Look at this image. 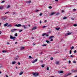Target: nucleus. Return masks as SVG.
Returning a JSON list of instances; mask_svg holds the SVG:
<instances>
[{
    "instance_id": "obj_15",
    "label": "nucleus",
    "mask_w": 77,
    "mask_h": 77,
    "mask_svg": "<svg viewBox=\"0 0 77 77\" xmlns=\"http://www.w3.org/2000/svg\"><path fill=\"white\" fill-rule=\"evenodd\" d=\"M12 63L13 65H14V64L16 63V62L15 61H13L12 62Z\"/></svg>"
},
{
    "instance_id": "obj_52",
    "label": "nucleus",
    "mask_w": 77,
    "mask_h": 77,
    "mask_svg": "<svg viewBox=\"0 0 77 77\" xmlns=\"http://www.w3.org/2000/svg\"><path fill=\"white\" fill-rule=\"evenodd\" d=\"M47 21V20H45L44 21V23H46Z\"/></svg>"
},
{
    "instance_id": "obj_55",
    "label": "nucleus",
    "mask_w": 77,
    "mask_h": 77,
    "mask_svg": "<svg viewBox=\"0 0 77 77\" xmlns=\"http://www.w3.org/2000/svg\"><path fill=\"white\" fill-rule=\"evenodd\" d=\"M23 31V30H20L19 31V32H22Z\"/></svg>"
},
{
    "instance_id": "obj_18",
    "label": "nucleus",
    "mask_w": 77,
    "mask_h": 77,
    "mask_svg": "<svg viewBox=\"0 0 77 77\" xmlns=\"http://www.w3.org/2000/svg\"><path fill=\"white\" fill-rule=\"evenodd\" d=\"M46 42H47L48 44H50V42H49V41L48 40L46 41Z\"/></svg>"
},
{
    "instance_id": "obj_20",
    "label": "nucleus",
    "mask_w": 77,
    "mask_h": 77,
    "mask_svg": "<svg viewBox=\"0 0 77 77\" xmlns=\"http://www.w3.org/2000/svg\"><path fill=\"white\" fill-rule=\"evenodd\" d=\"M74 47L72 46V47L70 48L71 50H72V49H74Z\"/></svg>"
},
{
    "instance_id": "obj_6",
    "label": "nucleus",
    "mask_w": 77,
    "mask_h": 77,
    "mask_svg": "<svg viewBox=\"0 0 77 77\" xmlns=\"http://www.w3.org/2000/svg\"><path fill=\"white\" fill-rule=\"evenodd\" d=\"M38 60L37 59H35V60H33L32 62V63H34L35 62H37V61Z\"/></svg>"
},
{
    "instance_id": "obj_38",
    "label": "nucleus",
    "mask_w": 77,
    "mask_h": 77,
    "mask_svg": "<svg viewBox=\"0 0 77 77\" xmlns=\"http://www.w3.org/2000/svg\"><path fill=\"white\" fill-rule=\"evenodd\" d=\"M70 57H72V58H73V56H72V55H71Z\"/></svg>"
},
{
    "instance_id": "obj_63",
    "label": "nucleus",
    "mask_w": 77,
    "mask_h": 77,
    "mask_svg": "<svg viewBox=\"0 0 77 77\" xmlns=\"http://www.w3.org/2000/svg\"><path fill=\"white\" fill-rule=\"evenodd\" d=\"M67 35H68V34H65V36H67Z\"/></svg>"
},
{
    "instance_id": "obj_36",
    "label": "nucleus",
    "mask_w": 77,
    "mask_h": 77,
    "mask_svg": "<svg viewBox=\"0 0 77 77\" xmlns=\"http://www.w3.org/2000/svg\"><path fill=\"white\" fill-rule=\"evenodd\" d=\"M46 35V36H48V34H46V35Z\"/></svg>"
},
{
    "instance_id": "obj_9",
    "label": "nucleus",
    "mask_w": 77,
    "mask_h": 77,
    "mask_svg": "<svg viewBox=\"0 0 77 77\" xmlns=\"http://www.w3.org/2000/svg\"><path fill=\"white\" fill-rule=\"evenodd\" d=\"M71 72H77V69L76 70H72L71 71Z\"/></svg>"
},
{
    "instance_id": "obj_1",
    "label": "nucleus",
    "mask_w": 77,
    "mask_h": 77,
    "mask_svg": "<svg viewBox=\"0 0 77 77\" xmlns=\"http://www.w3.org/2000/svg\"><path fill=\"white\" fill-rule=\"evenodd\" d=\"M32 75H34V76L36 77V76L39 75V73L36 72H33L32 74Z\"/></svg>"
},
{
    "instance_id": "obj_41",
    "label": "nucleus",
    "mask_w": 77,
    "mask_h": 77,
    "mask_svg": "<svg viewBox=\"0 0 77 77\" xmlns=\"http://www.w3.org/2000/svg\"><path fill=\"white\" fill-rule=\"evenodd\" d=\"M4 2H5V1H3L2 2H1V3H4Z\"/></svg>"
},
{
    "instance_id": "obj_35",
    "label": "nucleus",
    "mask_w": 77,
    "mask_h": 77,
    "mask_svg": "<svg viewBox=\"0 0 77 77\" xmlns=\"http://www.w3.org/2000/svg\"><path fill=\"white\" fill-rule=\"evenodd\" d=\"M46 45H47L44 44V45H42V46L43 47H45V46H46Z\"/></svg>"
},
{
    "instance_id": "obj_17",
    "label": "nucleus",
    "mask_w": 77,
    "mask_h": 77,
    "mask_svg": "<svg viewBox=\"0 0 77 77\" xmlns=\"http://www.w3.org/2000/svg\"><path fill=\"white\" fill-rule=\"evenodd\" d=\"M3 8V6H0V10L2 9Z\"/></svg>"
},
{
    "instance_id": "obj_3",
    "label": "nucleus",
    "mask_w": 77,
    "mask_h": 77,
    "mask_svg": "<svg viewBox=\"0 0 77 77\" xmlns=\"http://www.w3.org/2000/svg\"><path fill=\"white\" fill-rule=\"evenodd\" d=\"M7 18H8V17L7 16H5L4 17H2V20H6Z\"/></svg>"
},
{
    "instance_id": "obj_12",
    "label": "nucleus",
    "mask_w": 77,
    "mask_h": 77,
    "mask_svg": "<svg viewBox=\"0 0 77 77\" xmlns=\"http://www.w3.org/2000/svg\"><path fill=\"white\" fill-rule=\"evenodd\" d=\"M17 30V29H12L11 31V32H14V31H15V30Z\"/></svg>"
},
{
    "instance_id": "obj_31",
    "label": "nucleus",
    "mask_w": 77,
    "mask_h": 77,
    "mask_svg": "<svg viewBox=\"0 0 77 77\" xmlns=\"http://www.w3.org/2000/svg\"><path fill=\"white\" fill-rule=\"evenodd\" d=\"M73 52L74 53H77V51L75 50L73 51Z\"/></svg>"
},
{
    "instance_id": "obj_2",
    "label": "nucleus",
    "mask_w": 77,
    "mask_h": 77,
    "mask_svg": "<svg viewBox=\"0 0 77 77\" xmlns=\"http://www.w3.org/2000/svg\"><path fill=\"white\" fill-rule=\"evenodd\" d=\"M10 39H13V40H15V39L16 38V37H14L12 35H10Z\"/></svg>"
},
{
    "instance_id": "obj_24",
    "label": "nucleus",
    "mask_w": 77,
    "mask_h": 77,
    "mask_svg": "<svg viewBox=\"0 0 77 77\" xmlns=\"http://www.w3.org/2000/svg\"><path fill=\"white\" fill-rule=\"evenodd\" d=\"M45 35H46V33H43V34H42V36H45Z\"/></svg>"
},
{
    "instance_id": "obj_40",
    "label": "nucleus",
    "mask_w": 77,
    "mask_h": 77,
    "mask_svg": "<svg viewBox=\"0 0 77 77\" xmlns=\"http://www.w3.org/2000/svg\"><path fill=\"white\" fill-rule=\"evenodd\" d=\"M51 60H53V57H51Z\"/></svg>"
},
{
    "instance_id": "obj_61",
    "label": "nucleus",
    "mask_w": 77,
    "mask_h": 77,
    "mask_svg": "<svg viewBox=\"0 0 77 77\" xmlns=\"http://www.w3.org/2000/svg\"><path fill=\"white\" fill-rule=\"evenodd\" d=\"M8 13H9V12H6V13H5V14H8Z\"/></svg>"
},
{
    "instance_id": "obj_45",
    "label": "nucleus",
    "mask_w": 77,
    "mask_h": 77,
    "mask_svg": "<svg viewBox=\"0 0 77 77\" xmlns=\"http://www.w3.org/2000/svg\"><path fill=\"white\" fill-rule=\"evenodd\" d=\"M49 9H51V8H52V7H51V6H49Z\"/></svg>"
},
{
    "instance_id": "obj_8",
    "label": "nucleus",
    "mask_w": 77,
    "mask_h": 77,
    "mask_svg": "<svg viewBox=\"0 0 77 77\" xmlns=\"http://www.w3.org/2000/svg\"><path fill=\"white\" fill-rule=\"evenodd\" d=\"M8 26V23H5L4 25V26L5 27H6V26Z\"/></svg>"
},
{
    "instance_id": "obj_48",
    "label": "nucleus",
    "mask_w": 77,
    "mask_h": 77,
    "mask_svg": "<svg viewBox=\"0 0 77 77\" xmlns=\"http://www.w3.org/2000/svg\"><path fill=\"white\" fill-rule=\"evenodd\" d=\"M39 10L37 9L36 10V12H39Z\"/></svg>"
},
{
    "instance_id": "obj_58",
    "label": "nucleus",
    "mask_w": 77,
    "mask_h": 77,
    "mask_svg": "<svg viewBox=\"0 0 77 77\" xmlns=\"http://www.w3.org/2000/svg\"><path fill=\"white\" fill-rule=\"evenodd\" d=\"M2 65H0V68H2Z\"/></svg>"
},
{
    "instance_id": "obj_10",
    "label": "nucleus",
    "mask_w": 77,
    "mask_h": 77,
    "mask_svg": "<svg viewBox=\"0 0 77 77\" xmlns=\"http://www.w3.org/2000/svg\"><path fill=\"white\" fill-rule=\"evenodd\" d=\"M54 36H51L49 37V39H53V38H54Z\"/></svg>"
},
{
    "instance_id": "obj_39",
    "label": "nucleus",
    "mask_w": 77,
    "mask_h": 77,
    "mask_svg": "<svg viewBox=\"0 0 77 77\" xmlns=\"http://www.w3.org/2000/svg\"><path fill=\"white\" fill-rule=\"evenodd\" d=\"M2 52L3 53H6V51H2Z\"/></svg>"
},
{
    "instance_id": "obj_57",
    "label": "nucleus",
    "mask_w": 77,
    "mask_h": 77,
    "mask_svg": "<svg viewBox=\"0 0 77 77\" xmlns=\"http://www.w3.org/2000/svg\"><path fill=\"white\" fill-rule=\"evenodd\" d=\"M61 12H64V11L63 10H61Z\"/></svg>"
},
{
    "instance_id": "obj_25",
    "label": "nucleus",
    "mask_w": 77,
    "mask_h": 77,
    "mask_svg": "<svg viewBox=\"0 0 77 77\" xmlns=\"http://www.w3.org/2000/svg\"><path fill=\"white\" fill-rule=\"evenodd\" d=\"M20 49L21 50H23V49H24V47H22Z\"/></svg>"
},
{
    "instance_id": "obj_21",
    "label": "nucleus",
    "mask_w": 77,
    "mask_h": 77,
    "mask_svg": "<svg viewBox=\"0 0 77 77\" xmlns=\"http://www.w3.org/2000/svg\"><path fill=\"white\" fill-rule=\"evenodd\" d=\"M54 14H55V13L53 12L51 14V15H54Z\"/></svg>"
},
{
    "instance_id": "obj_60",
    "label": "nucleus",
    "mask_w": 77,
    "mask_h": 77,
    "mask_svg": "<svg viewBox=\"0 0 77 77\" xmlns=\"http://www.w3.org/2000/svg\"><path fill=\"white\" fill-rule=\"evenodd\" d=\"M5 77H8V76L7 75H5Z\"/></svg>"
},
{
    "instance_id": "obj_16",
    "label": "nucleus",
    "mask_w": 77,
    "mask_h": 77,
    "mask_svg": "<svg viewBox=\"0 0 77 77\" xmlns=\"http://www.w3.org/2000/svg\"><path fill=\"white\" fill-rule=\"evenodd\" d=\"M56 63V64H57V65H59V63H60L59 62V61L57 62Z\"/></svg>"
},
{
    "instance_id": "obj_53",
    "label": "nucleus",
    "mask_w": 77,
    "mask_h": 77,
    "mask_svg": "<svg viewBox=\"0 0 77 77\" xmlns=\"http://www.w3.org/2000/svg\"><path fill=\"white\" fill-rule=\"evenodd\" d=\"M50 41H53V39H51L50 40Z\"/></svg>"
},
{
    "instance_id": "obj_46",
    "label": "nucleus",
    "mask_w": 77,
    "mask_h": 77,
    "mask_svg": "<svg viewBox=\"0 0 77 77\" xmlns=\"http://www.w3.org/2000/svg\"><path fill=\"white\" fill-rule=\"evenodd\" d=\"M73 63H76V62L75 61H73Z\"/></svg>"
},
{
    "instance_id": "obj_14",
    "label": "nucleus",
    "mask_w": 77,
    "mask_h": 77,
    "mask_svg": "<svg viewBox=\"0 0 77 77\" xmlns=\"http://www.w3.org/2000/svg\"><path fill=\"white\" fill-rule=\"evenodd\" d=\"M12 26V25L11 24H8V27H11Z\"/></svg>"
},
{
    "instance_id": "obj_11",
    "label": "nucleus",
    "mask_w": 77,
    "mask_h": 77,
    "mask_svg": "<svg viewBox=\"0 0 77 77\" xmlns=\"http://www.w3.org/2000/svg\"><path fill=\"white\" fill-rule=\"evenodd\" d=\"M19 57V56H17V57H16L15 58V60H17V59H18Z\"/></svg>"
},
{
    "instance_id": "obj_64",
    "label": "nucleus",
    "mask_w": 77,
    "mask_h": 77,
    "mask_svg": "<svg viewBox=\"0 0 77 77\" xmlns=\"http://www.w3.org/2000/svg\"><path fill=\"white\" fill-rule=\"evenodd\" d=\"M55 1H56V2H58V0H55Z\"/></svg>"
},
{
    "instance_id": "obj_22",
    "label": "nucleus",
    "mask_w": 77,
    "mask_h": 77,
    "mask_svg": "<svg viewBox=\"0 0 77 77\" xmlns=\"http://www.w3.org/2000/svg\"><path fill=\"white\" fill-rule=\"evenodd\" d=\"M67 18V17H64L63 18V20H66Z\"/></svg>"
},
{
    "instance_id": "obj_47",
    "label": "nucleus",
    "mask_w": 77,
    "mask_h": 77,
    "mask_svg": "<svg viewBox=\"0 0 77 77\" xmlns=\"http://www.w3.org/2000/svg\"><path fill=\"white\" fill-rule=\"evenodd\" d=\"M42 68H44V66L43 65H42Z\"/></svg>"
},
{
    "instance_id": "obj_5",
    "label": "nucleus",
    "mask_w": 77,
    "mask_h": 77,
    "mask_svg": "<svg viewBox=\"0 0 77 77\" xmlns=\"http://www.w3.org/2000/svg\"><path fill=\"white\" fill-rule=\"evenodd\" d=\"M21 26L22 27H23L24 29H27V26H26V25H21Z\"/></svg>"
},
{
    "instance_id": "obj_30",
    "label": "nucleus",
    "mask_w": 77,
    "mask_h": 77,
    "mask_svg": "<svg viewBox=\"0 0 77 77\" xmlns=\"http://www.w3.org/2000/svg\"><path fill=\"white\" fill-rule=\"evenodd\" d=\"M72 53V51L71 50H70L69 51V54H71Z\"/></svg>"
},
{
    "instance_id": "obj_4",
    "label": "nucleus",
    "mask_w": 77,
    "mask_h": 77,
    "mask_svg": "<svg viewBox=\"0 0 77 77\" xmlns=\"http://www.w3.org/2000/svg\"><path fill=\"white\" fill-rule=\"evenodd\" d=\"M15 26H16V27H21V25L20 24H16L14 25Z\"/></svg>"
},
{
    "instance_id": "obj_59",
    "label": "nucleus",
    "mask_w": 77,
    "mask_h": 77,
    "mask_svg": "<svg viewBox=\"0 0 77 77\" xmlns=\"http://www.w3.org/2000/svg\"><path fill=\"white\" fill-rule=\"evenodd\" d=\"M64 60H66V58H64L63 59Z\"/></svg>"
},
{
    "instance_id": "obj_51",
    "label": "nucleus",
    "mask_w": 77,
    "mask_h": 77,
    "mask_svg": "<svg viewBox=\"0 0 77 77\" xmlns=\"http://www.w3.org/2000/svg\"><path fill=\"white\" fill-rule=\"evenodd\" d=\"M40 24H41L42 23V21H41V20H40L39 21Z\"/></svg>"
},
{
    "instance_id": "obj_27",
    "label": "nucleus",
    "mask_w": 77,
    "mask_h": 77,
    "mask_svg": "<svg viewBox=\"0 0 77 77\" xmlns=\"http://www.w3.org/2000/svg\"><path fill=\"white\" fill-rule=\"evenodd\" d=\"M10 8V5H9L7 6L6 7V8Z\"/></svg>"
},
{
    "instance_id": "obj_13",
    "label": "nucleus",
    "mask_w": 77,
    "mask_h": 77,
    "mask_svg": "<svg viewBox=\"0 0 77 77\" xmlns=\"http://www.w3.org/2000/svg\"><path fill=\"white\" fill-rule=\"evenodd\" d=\"M58 72L60 74H62V73H63V71H60V72L59 71Z\"/></svg>"
},
{
    "instance_id": "obj_28",
    "label": "nucleus",
    "mask_w": 77,
    "mask_h": 77,
    "mask_svg": "<svg viewBox=\"0 0 77 77\" xmlns=\"http://www.w3.org/2000/svg\"><path fill=\"white\" fill-rule=\"evenodd\" d=\"M59 28H56V30H59Z\"/></svg>"
},
{
    "instance_id": "obj_23",
    "label": "nucleus",
    "mask_w": 77,
    "mask_h": 77,
    "mask_svg": "<svg viewBox=\"0 0 77 77\" xmlns=\"http://www.w3.org/2000/svg\"><path fill=\"white\" fill-rule=\"evenodd\" d=\"M23 74V72H21L19 74L20 75H22Z\"/></svg>"
},
{
    "instance_id": "obj_49",
    "label": "nucleus",
    "mask_w": 77,
    "mask_h": 77,
    "mask_svg": "<svg viewBox=\"0 0 77 77\" xmlns=\"http://www.w3.org/2000/svg\"><path fill=\"white\" fill-rule=\"evenodd\" d=\"M47 27V26H44L42 28H45V27Z\"/></svg>"
},
{
    "instance_id": "obj_26",
    "label": "nucleus",
    "mask_w": 77,
    "mask_h": 77,
    "mask_svg": "<svg viewBox=\"0 0 77 77\" xmlns=\"http://www.w3.org/2000/svg\"><path fill=\"white\" fill-rule=\"evenodd\" d=\"M46 69H47V71H49V67L48 66L47 67Z\"/></svg>"
},
{
    "instance_id": "obj_29",
    "label": "nucleus",
    "mask_w": 77,
    "mask_h": 77,
    "mask_svg": "<svg viewBox=\"0 0 77 77\" xmlns=\"http://www.w3.org/2000/svg\"><path fill=\"white\" fill-rule=\"evenodd\" d=\"M71 73H67V75H71Z\"/></svg>"
},
{
    "instance_id": "obj_42",
    "label": "nucleus",
    "mask_w": 77,
    "mask_h": 77,
    "mask_svg": "<svg viewBox=\"0 0 77 77\" xmlns=\"http://www.w3.org/2000/svg\"><path fill=\"white\" fill-rule=\"evenodd\" d=\"M65 76L66 77H67V76H68V75L67 74H66L65 75Z\"/></svg>"
},
{
    "instance_id": "obj_19",
    "label": "nucleus",
    "mask_w": 77,
    "mask_h": 77,
    "mask_svg": "<svg viewBox=\"0 0 77 77\" xmlns=\"http://www.w3.org/2000/svg\"><path fill=\"white\" fill-rule=\"evenodd\" d=\"M31 3V1H28V2H26V3Z\"/></svg>"
},
{
    "instance_id": "obj_7",
    "label": "nucleus",
    "mask_w": 77,
    "mask_h": 77,
    "mask_svg": "<svg viewBox=\"0 0 77 77\" xmlns=\"http://www.w3.org/2000/svg\"><path fill=\"white\" fill-rule=\"evenodd\" d=\"M37 29V27L35 26L32 28L31 29L32 30H35V29Z\"/></svg>"
},
{
    "instance_id": "obj_56",
    "label": "nucleus",
    "mask_w": 77,
    "mask_h": 77,
    "mask_svg": "<svg viewBox=\"0 0 77 77\" xmlns=\"http://www.w3.org/2000/svg\"><path fill=\"white\" fill-rule=\"evenodd\" d=\"M17 64H18V65H20V63L18 62V63H17Z\"/></svg>"
},
{
    "instance_id": "obj_43",
    "label": "nucleus",
    "mask_w": 77,
    "mask_h": 77,
    "mask_svg": "<svg viewBox=\"0 0 77 77\" xmlns=\"http://www.w3.org/2000/svg\"><path fill=\"white\" fill-rule=\"evenodd\" d=\"M39 15L40 16H42V13H41L40 14H39Z\"/></svg>"
},
{
    "instance_id": "obj_44",
    "label": "nucleus",
    "mask_w": 77,
    "mask_h": 77,
    "mask_svg": "<svg viewBox=\"0 0 77 77\" xmlns=\"http://www.w3.org/2000/svg\"><path fill=\"white\" fill-rule=\"evenodd\" d=\"M73 26H77V25L76 24H74L73 25Z\"/></svg>"
},
{
    "instance_id": "obj_37",
    "label": "nucleus",
    "mask_w": 77,
    "mask_h": 77,
    "mask_svg": "<svg viewBox=\"0 0 77 77\" xmlns=\"http://www.w3.org/2000/svg\"><path fill=\"white\" fill-rule=\"evenodd\" d=\"M59 13L58 12L56 14V15H59Z\"/></svg>"
},
{
    "instance_id": "obj_34",
    "label": "nucleus",
    "mask_w": 77,
    "mask_h": 77,
    "mask_svg": "<svg viewBox=\"0 0 77 77\" xmlns=\"http://www.w3.org/2000/svg\"><path fill=\"white\" fill-rule=\"evenodd\" d=\"M71 32H69V33H67V35H71Z\"/></svg>"
},
{
    "instance_id": "obj_54",
    "label": "nucleus",
    "mask_w": 77,
    "mask_h": 77,
    "mask_svg": "<svg viewBox=\"0 0 77 77\" xmlns=\"http://www.w3.org/2000/svg\"><path fill=\"white\" fill-rule=\"evenodd\" d=\"M69 63H71V61L70 60H69Z\"/></svg>"
},
{
    "instance_id": "obj_62",
    "label": "nucleus",
    "mask_w": 77,
    "mask_h": 77,
    "mask_svg": "<svg viewBox=\"0 0 77 77\" xmlns=\"http://www.w3.org/2000/svg\"><path fill=\"white\" fill-rule=\"evenodd\" d=\"M76 10V9H73V11H75Z\"/></svg>"
},
{
    "instance_id": "obj_33",
    "label": "nucleus",
    "mask_w": 77,
    "mask_h": 77,
    "mask_svg": "<svg viewBox=\"0 0 77 77\" xmlns=\"http://www.w3.org/2000/svg\"><path fill=\"white\" fill-rule=\"evenodd\" d=\"M14 36H18V35H17V33H16L15 35H14Z\"/></svg>"
},
{
    "instance_id": "obj_50",
    "label": "nucleus",
    "mask_w": 77,
    "mask_h": 77,
    "mask_svg": "<svg viewBox=\"0 0 77 77\" xmlns=\"http://www.w3.org/2000/svg\"><path fill=\"white\" fill-rule=\"evenodd\" d=\"M29 59H31V58H32V57L31 56H29Z\"/></svg>"
},
{
    "instance_id": "obj_32",
    "label": "nucleus",
    "mask_w": 77,
    "mask_h": 77,
    "mask_svg": "<svg viewBox=\"0 0 77 77\" xmlns=\"http://www.w3.org/2000/svg\"><path fill=\"white\" fill-rule=\"evenodd\" d=\"M71 20H75V19L71 17Z\"/></svg>"
}]
</instances>
